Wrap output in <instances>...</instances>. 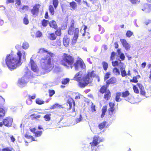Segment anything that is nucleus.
Returning a JSON list of instances; mask_svg holds the SVG:
<instances>
[{
    "label": "nucleus",
    "mask_w": 151,
    "mask_h": 151,
    "mask_svg": "<svg viewBox=\"0 0 151 151\" xmlns=\"http://www.w3.org/2000/svg\"><path fill=\"white\" fill-rule=\"evenodd\" d=\"M17 50L16 55L13 54H8L5 59V62L2 63V66L4 67L6 66L11 71L16 69L22 64L21 58L25 59L26 55L25 52L21 48L20 45H18L15 47Z\"/></svg>",
    "instance_id": "f257e3e1"
},
{
    "label": "nucleus",
    "mask_w": 151,
    "mask_h": 151,
    "mask_svg": "<svg viewBox=\"0 0 151 151\" xmlns=\"http://www.w3.org/2000/svg\"><path fill=\"white\" fill-rule=\"evenodd\" d=\"M74 57L72 55L64 53H63L62 59L60 61V64L64 67L68 68L70 67L72 68L74 67L76 70H78L79 66L82 69H85L86 65L83 60L78 57L74 63Z\"/></svg>",
    "instance_id": "f03ea898"
},
{
    "label": "nucleus",
    "mask_w": 151,
    "mask_h": 151,
    "mask_svg": "<svg viewBox=\"0 0 151 151\" xmlns=\"http://www.w3.org/2000/svg\"><path fill=\"white\" fill-rule=\"evenodd\" d=\"M38 53L41 54L46 53L49 55L42 58L40 60V63L42 69L46 72H50L53 69L54 66L55 60L53 59L52 57L55 56V55L48 51L44 48H40Z\"/></svg>",
    "instance_id": "7ed1b4c3"
},
{
    "label": "nucleus",
    "mask_w": 151,
    "mask_h": 151,
    "mask_svg": "<svg viewBox=\"0 0 151 151\" xmlns=\"http://www.w3.org/2000/svg\"><path fill=\"white\" fill-rule=\"evenodd\" d=\"M80 72L76 73L75 75L73 80L78 82V86L81 88H84L89 84L91 83L93 81V78L96 77L97 81L99 82L100 79L99 76L96 75L94 70L88 72L84 76H80Z\"/></svg>",
    "instance_id": "20e7f679"
},
{
    "label": "nucleus",
    "mask_w": 151,
    "mask_h": 151,
    "mask_svg": "<svg viewBox=\"0 0 151 151\" xmlns=\"http://www.w3.org/2000/svg\"><path fill=\"white\" fill-rule=\"evenodd\" d=\"M79 33V29L78 28H75V23L73 21L68 30V33L69 35H74L72 40V43L75 44L76 43L78 37Z\"/></svg>",
    "instance_id": "39448f33"
},
{
    "label": "nucleus",
    "mask_w": 151,
    "mask_h": 151,
    "mask_svg": "<svg viewBox=\"0 0 151 151\" xmlns=\"http://www.w3.org/2000/svg\"><path fill=\"white\" fill-rule=\"evenodd\" d=\"M73 103V107L72 112L75 111V103L74 100L72 99H69L67 102L64 104L63 106H62V108L65 109L66 110L68 111L70 110L72 108V104Z\"/></svg>",
    "instance_id": "423d86ee"
},
{
    "label": "nucleus",
    "mask_w": 151,
    "mask_h": 151,
    "mask_svg": "<svg viewBox=\"0 0 151 151\" xmlns=\"http://www.w3.org/2000/svg\"><path fill=\"white\" fill-rule=\"evenodd\" d=\"M13 122V119L10 117H6L3 119L2 122H0V127H2L3 125L6 127H10L12 125Z\"/></svg>",
    "instance_id": "0eeeda50"
},
{
    "label": "nucleus",
    "mask_w": 151,
    "mask_h": 151,
    "mask_svg": "<svg viewBox=\"0 0 151 151\" xmlns=\"http://www.w3.org/2000/svg\"><path fill=\"white\" fill-rule=\"evenodd\" d=\"M103 142V140L100 139L99 136H94L93 137L92 142L90 143L91 147L97 146L100 142Z\"/></svg>",
    "instance_id": "6e6552de"
},
{
    "label": "nucleus",
    "mask_w": 151,
    "mask_h": 151,
    "mask_svg": "<svg viewBox=\"0 0 151 151\" xmlns=\"http://www.w3.org/2000/svg\"><path fill=\"white\" fill-rule=\"evenodd\" d=\"M109 107L108 109V114L110 117L113 116L114 114L115 113V108L114 107L115 105L114 103L110 102L109 103Z\"/></svg>",
    "instance_id": "1a4fd4ad"
},
{
    "label": "nucleus",
    "mask_w": 151,
    "mask_h": 151,
    "mask_svg": "<svg viewBox=\"0 0 151 151\" xmlns=\"http://www.w3.org/2000/svg\"><path fill=\"white\" fill-rule=\"evenodd\" d=\"M84 27L83 30L81 29L80 32L82 34V36L84 38L86 39H89L91 36L89 33L88 32H86V30L87 29V27L86 25H83L82 27V28Z\"/></svg>",
    "instance_id": "9d476101"
},
{
    "label": "nucleus",
    "mask_w": 151,
    "mask_h": 151,
    "mask_svg": "<svg viewBox=\"0 0 151 151\" xmlns=\"http://www.w3.org/2000/svg\"><path fill=\"white\" fill-rule=\"evenodd\" d=\"M29 63L31 65L32 70L34 72H38L39 70L38 67L32 58H31L30 59Z\"/></svg>",
    "instance_id": "9b49d317"
},
{
    "label": "nucleus",
    "mask_w": 151,
    "mask_h": 151,
    "mask_svg": "<svg viewBox=\"0 0 151 151\" xmlns=\"http://www.w3.org/2000/svg\"><path fill=\"white\" fill-rule=\"evenodd\" d=\"M30 130L34 134L35 137H40L42 133V132L41 131H35L36 129L35 128H30Z\"/></svg>",
    "instance_id": "f8f14e48"
},
{
    "label": "nucleus",
    "mask_w": 151,
    "mask_h": 151,
    "mask_svg": "<svg viewBox=\"0 0 151 151\" xmlns=\"http://www.w3.org/2000/svg\"><path fill=\"white\" fill-rule=\"evenodd\" d=\"M40 5L38 4H36L33 7L32 9L31 10L32 14L33 15H36L39 12Z\"/></svg>",
    "instance_id": "ddd939ff"
},
{
    "label": "nucleus",
    "mask_w": 151,
    "mask_h": 151,
    "mask_svg": "<svg viewBox=\"0 0 151 151\" xmlns=\"http://www.w3.org/2000/svg\"><path fill=\"white\" fill-rule=\"evenodd\" d=\"M120 41L123 47L127 50H128L130 48V46L129 44L127 42L126 40L124 39H121Z\"/></svg>",
    "instance_id": "4468645a"
},
{
    "label": "nucleus",
    "mask_w": 151,
    "mask_h": 151,
    "mask_svg": "<svg viewBox=\"0 0 151 151\" xmlns=\"http://www.w3.org/2000/svg\"><path fill=\"white\" fill-rule=\"evenodd\" d=\"M142 10L147 12H150L151 11V4H145L142 7Z\"/></svg>",
    "instance_id": "2eb2a0df"
},
{
    "label": "nucleus",
    "mask_w": 151,
    "mask_h": 151,
    "mask_svg": "<svg viewBox=\"0 0 151 151\" xmlns=\"http://www.w3.org/2000/svg\"><path fill=\"white\" fill-rule=\"evenodd\" d=\"M116 82V78L114 77H111L108 80L106 81V84L109 86V84H114Z\"/></svg>",
    "instance_id": "dca6fc26"
},
{
    "label": "nucleus",
    "mask_w": 151,
    "mask_h": 151,
    "mask_svg": "<svg viewBox=\"0 0 151 151\" xmlns=\"http://www.w3.org/2000/svg\"><path fill=\"white\" fill-rule=\"evenodd\" d=\"M70 41V39L68 35H65L63 39V45L65 47H67L69 45Z\"/></svg>",
    "instance_id": "f3484780"
},
{
    "label": "nucleus",
    "mask_w": 151,
    "mask_h": 151,
    "mask_svg": "<svg viewBox=\"0 0 151 151\" xmlns=\"http://www.w3.org/2000/svg\"><path fill=\"white\" fill-rule=\"evenodd\" d=\"M50 27L54 29H57L58 26L56 22L54 20H52L50 22L48 23Z\"/></svg>",
    "instance_id": "a211bd4d"
},
{
    "label": "nucleus",
    "mask_w": 151,
    "mask_h": 151,
    "mask_svg": "<svg viewBox=\"0 0 151 151\" xmlns=\"http://www.w3.org/2000/svg\"><path fill=\"white\" fill-rule=\"evenodd\" d=\"M104 96V98L106 101L109 100L111 96V93L109 90H107L105 93Z\"/></svg>",
    "instance_id": "6ab92c4d"
},
{
    "label": "nucleus",
    "mask_w": 151,
    "mask_h": 151,
    "mask_svg": "<svg viewBox=\"0 0 151 151\" xmlns=\"http://www.w3.org/2000/svg\"><path fill=\"white\" fill-rule=\"evenodd\" d=\"M121 96H122L121 92H118L116 93L115 99L116 102H119L122 100L120 98Z\"/></svg>",
    "instance_id": "aec40b11"
},
{
    "label": "nucleus",
    "mask_w": 151,
    "mask_h": 151,
    "mask_svg": "<svg viewBox=\"0 0 151 151\" xmlns=\"http://www.w3.org/2000/svg\"><path fill=\"white\" fill-rule=\"evenodd\" d=\"M108 87L106 84L105 85H103L100 88L99 90V92L102 94L105 93L107 91V88Z\"/></svg>",
    "instance_id": "412c9836"
},
{
    "label": "nucleus",
    "mask_w": 151,
    "mask_h": 151,
    "mask_svg": "<svg viewBox=\"0 0 151 151\" xmlns=\"http://www.w3.org/2000/svg\"><path fill=\"white\" fill-rule=\"evenodd\" d=\"M107 122L106 121H104L98 125V127L99 129L102 130L106 127Z\"/></svg>",
    "instance_id": "4be33fe9"
},
{
    "label": "nucleus",
    "mask_w": 151,
    "mask_h": 151,
    "mask_svg": "<svg viewBox=\"0 0 151 151\" xmlns=\"http://www.w3.org/2000/svg\"><path fill=\"white\" fill-rule=\"evenodd\" d=\"M30 116L31 117V119L32 120H38L41 117V116L40 115H36L34 113L31 114Z\"/></svg>",
    "instance_id": "5701e85b"
},
{
    "label": "nucleus",
    "mask_w": 151,
    "mask_h": 151,
    "mask_svg": "<svg viewBox=\"0 0 151 151\" xmlns=\"http://www.w3.org/2000/svg\"><path fill=\"white\" fill-rule=\"evenodd\" d=\"M70 7L72 8L71 10H75L77 8L76 3L74 1H73L69 3Z\"/></svg>",
    "instance_id": "b1692460"
},
{
    "label": "nucleus",
    "mask_w": 151,
    "mask_h": 151,
    "mask_svg": "<svg viewBox=\"0 0 151 151\" xmlns=\"http://www.w3.org/2000/svg\"><path fill=\"white\" fill-rule=\"evenodd\" d=\"M140 78V76L139 75H137L136 76H134L133 77L132 79L130 80V81L131 82L133 83H137L138 82L137 79Z\"/></svg>",
    "instance_id": "393cba45"
},
{
    "label": "nucleus",
    "mask_w": 151,
    "mask_h": 151,
    "mask_svg": "<svg viewBox=\"0 0 151 151\" xmlns=\"http://www.w3.org/2000/svg\"><path fill=\"white\" fill-rule=\"evenodd\" d=\"M24 137L27 139H31V142L37 141V140H35L32 136L29 135L27 133H26L24 135Z\"/></svg>",
    "instance_id": "a878e982"
},
{
    "label": "nucleus",
    "mask_w": 151,
    "mask_h": 151,
    "mask_svg": "<svg viewBox=\"0 0 151 151\" xmlns=\"http://www.w3.org/2000/svg\"><path fill=\"white\" fill-rule=\"evenodd\" d=\"M36 97V95L35 94H34L33 95L31 96L30 95H29L28 96V99L27 100L26 102L27 104H29L28 103V101H30L31 103L32 102V100L35 99Z\"/></svg>",
    "instance_id": "bb28decb"
},
{
    "label": "nucleus",
    "mask_w": 151,
    "mask_h": 151,
    "mask_svg": "<svg viewBox=\"0 0 151 151\" xmlns=\"http://www.w3.org/2000/svg\"><path fill=\"white\" fill-rule=\"evenodd\" d=\"M122 97L124 98L127 97L130 95V93L128 90L125 91L121 93Z\"/></svg>",
    "instance_id": "cd10ccee"
},
{
    "label": "nucleus",
    "mask_w": 151,
    "mask_h": 151,
    "mask_svg": "<svg viewBox=\"0 0 151 151\" xmlns=\"http://www.w3.org/2000/svg\"><path fill=\"white\" fill-rule=\"evenodd\" d=\"M107 106L106 105L104 106H103L102 109V114L101 115V118H103L104 116L105 113L107 111Z\"/></svg>",
    "instance_id": "c85d7f7f"
},
{
    "label": "nucleus",
    "mask_w": 151,
    "mask_h": 151,
    "mask_svg": "<svg viewBox=\"0 0 151 151\" xmlns=\"http://www.w3.org/2000/svg\"><path fill=\"white\" fill-rule=\"evenodd\" d=\"M57 38L56 35L54 33H50L49 34V38L50 40H55Z\"/></svg>",
    "instance_id": "c756f323"
},
{
    "label": "nucleus",
    "mask_w": 151,
    "mask_h": 151,
    "mask_svg": "<svg viewBox=\"0 0 151 151\" xmlns=\"http://www.w3.org/2000/svg\"><path fill=\"white\" fill-rule=\"evenodd\" d=\"M51 114H47L43 116V118L45 121H49L51 120Z\"/></svg>",
    "instance_id": "7c9ffc66"
},
{
    "label": "nucleus",
    "mask_w": 151,
    "mask_h": 151,
    "mask_svg": "<svg viewBox=\"0 0 151 151\" xmlns=\"http://www.w3.org/2000/svg\"><path fill=\"white\" fill-rule=\"evenodd\" d=\"M121 75L122 77H124L127 75L126 72L125 68H120Z\"/></svg>",
    "instance_id": "2f4dec72"
},
{
    "label": "nucleus",
    "mask_w": 151,
    "mask_h": 151,
    "mask_svg": "<svg viewBox=\"0 0 151 151\" xmlns=\"http://www.w3.org/2000/svg\"><path fill=\"white\" fill-rule=\"evenodd\" d=\"M5 110L3 108H0V118L4 116L5 114Z\"/></svg>",
    "instance_id": "473e14b6"
},
{
    "label": "nucleus",
    "mask_w": 151,
    "mask_h": 151,
    "mask_svg": "<svg viewBox=\"0 0 151 151\" xmlns=\"http://www.w3.org/2000/svg\"><path fill=\"white\" fill-rule=\"evenodd\" d=\"M113 73L115 75H119L120 74V72L119 69L117 68H114L113 69Z\"/></svg>",
    "instance_id": "72a5a7b5"
},
{
    "label": "nucleus",
    "mask_w": 151,
    "mask_h": 151,
    "mask_svg": "<svg viewBox=\"0 0 151 151\" xmlns=\"http://www.w3.org/2000/svg\"><path fill=\"white\" fill-rule=\"evenodd\" d=\"M102 64L104 70L106 71L108 68V63L105 61H103Z\"/></svg>",
    "instance_id": "f704fd0d"
},
{
    "label": "nucleus",
    "mask_w": 151,
    "mask_h": 151,
    "mask_svg": "<svg viewBox=\"0 0 151 151\" xmlns=\"http://www.w3.org/2000/svg\"><path fill=\"white\" fill-rule=\"evenodd\" d=\"M70 81V79L68 78H65L62 79L61 83L64 85H65L68 83Z\"/></svg>",
    "instance_id": "c9c22d12"
},
{
    "label": "nucleus",
    "mask_w": 151,
    "mask_h": 151,
    "mask_svg": "<svg viewBox=\"0 0 151 151\" xmlns=\"http://www.w3.org/2000/svg\"><path fill=\"white\" fill-rule=\"evenodd\" d=\"M56 30L55 32V34L57 36H60L61 35V29L60 28L58 29H56Z\"/></svg>",
    "instance_id": "e433bc0d"
},
{
    "label": "nucleus",
    "mask_w": 151,
    "mask_h": 151,
    "mask_svg": "<svg viewBox=\"0 0 151 151\" xmlns=\"http://www.w3.org/2000/svg\"><path fill=\"white\" fill-rule=\"evenodd\" d=\"M62 108V105L59 104H58L56 103L53 105H52L50 109H54L58 108Z\"/></svg>",
    "instance_id": "4c0bfd02"
},
{
    "label": "nucleus",
    "mask_w": 151,
    "mask_h": 151,
    "mask_svg": "<svg viewBox=\"0 0 151 151\" xmlns=\"http://www.w3.org/2000/svg\"><path fill=\"white\" fill-rule=\"evenodd\" d=\"M49 10L51 15H54V10L53 7L52 5H50L49 6Z\"/></svg>",
    "instance_id": "58836bf2"
},
{
    "label": "nucleus",
    "mask_w": 151,
    "mask_h": 151,
    "mask_svg": "<svg viewBox=\"0 0 151 151\" xmlns=\"http://www.w3.org/2000/svg\"><path fill=\"white\" fill-rule=\"evenodd\" d=\"M48 22V21L45 19H43L42 21L41 24L42 26L44 27H46L47 26Z\"/></svg>",
    "instance_id": "ea45409f"
},
{
    "label": "nucleus",
    "mask_w": 151,
    "mask_h": 151,
    "mask_svg": "<svg viewBox=\"0 0 151 151\" xmlns=\"http://www.w3.org/2000/svg\"><path fill=\"white\" fill-rule=\"evenodd\" d=\"M36 103L39 105H41L44 103V101L39 98L37 99L35 101Z\"/></svg>",
    "instance_id": "a19ab883"
},
{
    "label": "nucleus",
    "mask_w": 151,
    "mask_h": 151,
    "mask_svg": "<svg viewBox=\"0 0 151 151\" xmlns=\"http://www.w3.org/2000/svg\"><path fill=\"white\" fill-rule=\"evenodd\" d=\"M29 22V21L27 18V15L26 14L25 17L23 19V23L27 25L28 24Z\"/></svg>",
    "instance_id": "79ce46f5"
},
{
    "label": "nucleus",
    "mask_w": 151,
    "mask_h": 151,
    "mask_svg": "<svg viewBox=\"0 0 151 151\" xmlns=\"http://www.w3.org/2000/svg\"><path fill=\"white\" fill-rule=\"evenodd\" d=\"M116 54V53L114 51H113L111 52L110 57V59L111 60L113 61L115 59Z\"/></svg>",
    "instance_id": "37998d69"
},
{
    "label": "nucleus",
    "mask_w": 151,
    "mask_h": 151,
    "mask_svg": "<svg viewBox=\"0 0 151 151\" xmlns=\"http://www.w3.org/2000/svg\"><path fill=\"white\" fill-rule=\"evenodd\" d=\"M133 34L132 32L130 30H128L126 33V36L128 37H130Z\"/></svg>",
    "instance_id": "c03bdc74"
},
{
    "label": "nucleus",
    "mask_w": 151,
    "mask_h": 151,
    "mask_svg": "<svg viewBox=\"0 0 151 151\" xmlns=\"http://www.w3.org/2000/svg\"><path fill=\"white\" fill-rule=\"evenodd\" d=\"M55 91L53 90L49 89L48 90V93H49V96L50 97L52 96L55 93Z\"/></svg>",
    "instance_id": "a18cd8bd"
},
{
    "label": "nucleus",
    "mask_w": 151,
    "mask_h": 151,
    "mask_svg": "<svg viewBox=\"0 0 151 151\" xmlns=\"http://www.w3.org/2000/svg\"><path fill=\"white\" fill-rule=\"evenodd\" d=\"M133 89L134 92L136 93H139V91L137 87L135 85H133Z\"/></svg>",
    "instance_id": "49530a36"
},
{
    "label": "nucleus",
    "mask_w": 151,
    "mask_h": 151,
    "mask_svg": "<svg viewBox=\"0 0 151 151\" xmlns=\"http://www.w3.org/2000/svg\"><path fill=\"white\" fill-rule=\"evenodd\" d=\"M53 4L54 6L55 9H56L58 4V0H53Z\"/></svg>",
    "instance_id": "de8ad7c7"
},
{
    "label": "nucleus",
    "mask_w": 151,
    "mask_h": 151,
    "mask_svg": "<svg viewBox=\"0 0 151 151\" xmlns=\"http://www.w3.org/2000/svg\"><path fill=\"white\" fill-rule=\"evenodd\" d=\"M42 35V33L40 31H37L35 33V36L37 37H41Z\"/></svg>",
    "instance_id": "09e8293b"
},
{
    "label": "nucleus",
    "mask_w": 151,
    "mask_h": 151,
    "mask_svg": "<svg viewBox=\"0 0 151 151\" xmlns=\"http://www.w3.org/2000/svg\"><path fill=\"white\" fill-rule=\"evenodd\" d=\"M91 109L92 112H94L96 111L95 106L93 104L92 102L91 103Z\"/></svg>",
    "instance_id": "8fccbe9b"
},
{
    "label": "nucleus",
    "mask_w": 151,
    "mask_h": 151,
    "mask_svg": "<svg viewBox=\"0 0 151 151\" xmlns=\"http://www.w3.org/2000/svg\"><path fill=\"white\" fill-rule=\"evenodd\" d=\"M110 72H107L106 73L105 76L104 78V80H106L108 79L110 77Z\"/></svg>",
    "instance_id": "3c124183"
},
{
    "label": "nucleus",
    "mask_w": 151,
    "mask_h": 151,
    "mask_svg": "<svg viewBox=\"0 0 151 151\" xmlns=\"http://www.w3.org/2000/svg\"><path fill=\"white\" fill-rule=\"evenodd\" d=\"M18 83L20 85H22L26 83L25 80L24 78H21L19 81Z\"/></svg>",
    "instance_id": "603ef678"
},
{
    "label": "nucleus",
    "mask_w": 151,
    "mask_h": 151,
    "mask_svg": "<svg viewBox=\"0 0 151 151\" xmlns=\"http://www.w3.org/2000/svg\"><path fill=\"white\" fill-rule=\"evenodd\" d=\"M29 9V7L27 5H24L20 9L22 10L28 11Z\"/></svg>",
    "instance_id": "864d4df0"
},
{
    "label": "nucleus",
    "mask_w": 151,
    "mask_h": 151,
    "mask_svg": "<svg viewBox=\"0 0 151 151\" xmlns=\"http://www.w3.org/2000/svg\"><path fill=\"white\" fill-rule=\"evenodd\" d=\"M111 63L112 66L114 67L118 66L119 64L117 60L112 61Z\"/></svg>",
    "instance_id": "5fc2aeb1"
},
{
    "label": "nucleus",
    "mask_w": 151,
    "mask_h": 151,
    "mask_svg": "<svg viewBox=\"0 0 151 151\" xmlns=\"http://www.w3.org/2000/svg\"><path fill=\"white\" fill-rule=\"evenodd\" d=\"M5 103V100L1 96H0V105H2Z\"/></svg>",
    "instance_id": "6e6d98bb"
},
{
    "label": "nucleus",
    "mask_w": 151,
    "mask_h": 151,
    "mask_svg": "<svg viewBox=\"0 0 151 151\" xmlns=\"http://www.w3.org/2000/svg\"><path fill=\"white\" fill-rule=\"evenodd\" d=\"M13 148L12 147H7L6 148H3L2 150V151H12Z\"/></svg>",
    "instance_id": "4d7b16f0"
},
{
    "label": "nucleus",
    "mask_w": 151,
    "mask_h": 151,
    "mask_svg": "<svg viewBox=\"0 0 151 151\" xmlns=\"http://www.w3.org/2000/svg\"><path fill=\"white\" fill-rule=\"evenodd\" d=\"M29 46V44L25 42L23 43L22 47L23 49H26Z\"/></svg>",
    "instance_id": "13d9d810"
},
{
    "label": "nucleus",
    "mask_w": 151,
    "mask_h": 151,
    "mask_svg": "<svg viewBox=\"0 0 151 151\" xmlns=\"http://www.w3.org/2000/svg\"><path fill=\"white\" fill-rule=\"evenodd\" d=\"M119 58L121 59L120 61H123L124 60L125 57L124 53H121L119 55Z\"/></svg>",
    "instance_id": "bf43d9fd"
},
{
    "label": "nucleus",
    "mask_w": 151,
    "mask_h": 151,
    "mask_svg": "<svg viewBox=\"0 0 151 151\" xmlns=\"http://www.w3.org/2000/svg\"><path fill=\"white\" fill-rule=\"evenodd\" d=\"M134 99V97L132 96H131L129 98V97L126 100L130 103H132L133 102V101Z\"/></svg>",
    "instance_id": "052dcab7"
},
{
    "label": "nucleus",
    "mask_w": 151,
    "mask_h": 151,
    "mask_svg": "<svg viewBox=\"0 0 151 151\" xmlns=\"http://www.w3.org/2000/svg\"><path fill=\"white\" fill-rule=\"evenodd\" d=\"M137 85L138 86L140 90H142L143 89H144V87L143 86V85L139 83H137Z\"/></svg>",
    "instance_id": "680f3d73"
},
{
    "label": "nucleus",
    "mask_w": 151,
    "mask_h": 151,
    "mask_svg": "<svg viewBox=\"0 0 151 151\" xmlns=\"http://www.w3.org/2000/svg\"><path fill=\"white\" fill-rule=\"evenodd\" d=\"M21 0H16L15 5L16 6H19L21 5Z\"/></svg>",
    "instance_id": "e2e57ef3"
},
{
    "label": "nucleus",
    "mask_w": 151,
    "mask_h": 151,
    "mask_svg": "<svg viewBox=\"0 0 151 151\" xmlns=\"http://www.w3.org/2000/svg\"><path fill=\"white\" fill-rule=\"evenodd\" d=\"M82 119V118L81 116V115H80V116L78 118H77L76 119V122H79Z\"/></svg>",
    "instance_id": "0e129e2a"
},
{
    "label": "nucleus",
    "mask_w": 151,
    "mask_h": 151,
    "mask_svg": "<svg viewBox=\"0 0 151 151\" xmlns=\"http://www.w3.org/2000/svg\"><path fill=\"white\" fill-rule=\"evenodd\" d=\"M140 90V94L142 95H145V92L144 91V89L141 90Z\"/></svg>",
    "instance_id": "69168bd1"
},
{
    "label": "nucleus",
    "mask_w": 151,
    "mask_h": 151,
    "mask_svg": "<svg viewBox=\"0 0 151 151\" xmlns=\"http://www.w3.org/2000/svg\"><path fill=\"white\" fill-rule=\"evenodd\" d=\"M15 0H6V3L8 4L11 3H13L14 2Z\"/></svg>",
    "instance_id": "338daca9"
},
{
    "label": "nucleus",
    "mask_w": 151,
    "mask_h": 151,
    "mask_svg": "<svg viewBox=\"0 0 151 151\" xmlns=\"http://www.w3.org/2000/svg\"><path fill=\"white\" fill-rule=\"evenodd\" d=\"M10 138L12 142H14L15 141V139L13 136H11Z\"/></svg>",
    "instance_id": "774afa93"
}]
</instances>
